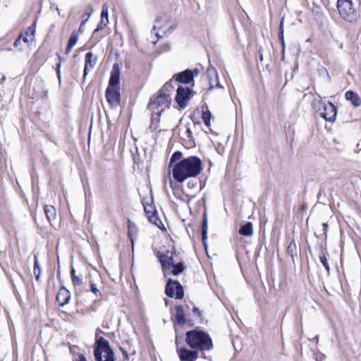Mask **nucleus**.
I'll return each mask as SVG.
<instances>
[{
    "label": "nucleus",
    "mask_w": 361,
    "mask_h": 361,
    "mask_svg": "<svg viewBox=\"0 0 361 361\" xmlns=\"http://www.w3.org/2000/svg\"><path fill=\"white\" fill-rule=\"evenodd\" d=\"M161 18V17L157 18V19L155 20L156 25H154L153 30H156L157 29H159V30L161 29V26L159 25Z\"/></svg>",
    "instance_id": "79ce46f5"
},
{
    "label": "nucleus",
    "mask_w": 361,
    "mask_h": 361,
    "mask_svg": "<svg viewBox=\"0 0 361 361\" xmlns=\"http://www.w3.org/2000/svg\"><path fill=\"white\" fill-rule=\"evenodd\" d=\"M212 251H213V250H207V249L204 250V252L207 254L208 257H211L210 255L212 254Z\"/></svg>",
    "instance_id": "49530a36"
},
{
    "label": "nucleus",
    "mask_w": 361,
    "mask_h": 361,
    "mask_svg": "<svg viewBox=\"0 0 361 361\" xmlns=\"http://www.w3.org/2000/svg\"><path fill=\"white\" fill-rule=\"evenodd\" d=\"M72 47H69V45L67 44V47L66 48V51H65V53L66 54H68L71 51V50L72 49Z\"/></svg>",
    "instance_id": "de8ad7c7"
},
{
    "label": "nucleus",
    "mask_w": 361,
    "mask_h": 361,
    "mask_svg": "<svg viewBox=\"0 0 361 361\" xmlns=\"http://www.w3.org/2000/svg\"><path fill=\"white\" fill-rule=\"evenodd\" d=\"M283 26H284V18H283L281 20L280 25H279V38L281 41V44L283 47H284V46H285Z\"/></svg>",
    "instance_id": "c756f323"
},
{
    "label": "nucleus",
    "mask_w": 361,
    "mask_h": 361,
    "mask_svg": "<svg viewBox=\"0 0 361 361\" xmlns=\"http://www.w3.org/2000/svg\"><path fill=\"white\" fill-rule=\"evenodd\" d=\"M165 293L167 296L170 298L175 297L176 299H182L184 295L181 284L178 281L172 279L168 281L165 288Z\"/></svg>",
    "instance_id": "1a4fd4ad"
},
{
    "label": "nucleus",
    "mask_w": 361,
    "mask_h": 361,
    "mask_svg": "<svg viewBox=\"0 0 361 361\" xmlns=\"http://www.w3.org/2000/svg\"><path fill=\"white\" fill-rule=\"evenodd\" d=\"M143 207L149 221L159 227L161 221L158 217L157 212L156 211L154 206L152 204H145L143 203Z\"/></svg>",
    "instance_id": "f8f14e48"
},
{
    "label": "nucleus",
    "mask_w": 361,
    "mask_h": 361,
    "mask_svg": "<svg viewBox=\"0 0 361 361\" xmlns=\"http://www.w3.org/2000/svg\"><path fill=\"white\" fill-rule=\"evenodd\" d=\"M44 213L47 216V220L49 222H51V221L54 220L56 216V209L51 206V205H45L44 208Z\"/></svg>",
    "instance_id": "5701e85b"
},
{
    "label": "nucleus",
    "mask_w": 361,
    "mask_h": 361,
    "mask_svg": "<svg viewBox=\"0 0 361 361\" xmlns=\"http://www.w3.org/2000/svg\"><path fill=\"white\" fill-rule=\"evenodd\" d=\"M94 355L96 361L115 360L114 353L109 346V341L102 336L97 338Z\"/></svg>",
    "instance_id": "20e7f679"
},
{
    "label": "nucleus",
    "mask_w": 361,
    "mask_h": 361,
    "mask_svg": "<svg viewBox=\"0 0 361 361\" xmlns=\"http://www.w3.org/2000/svg\"><path fill=\"white\" fill-rule=\"evenodd\" d=\"M211 117L212 115L209 111L207 110L205 111H202V118L207 126H209L210 125Z\"/></svg>",
    "instance_id": "473e14b6"
},
{
    "label": "nucleus",
    "mask_w": 361,
    "mask_h": 361,
    "mask_svg": "<svg viewBox=\"0 0 361 361\" xmlns=\"http://www.w3.org/2000/svg\"><path fill=\"white\" fill-rule=\"evenodd\" d=\"M322 228H323L324 233H326L327 228H328L327 224L326 223L322 224Z\"/></svg>",
    "instance_id": "09e8293b"
},
{
    "label": "nucleus",
    "mask_w": 361,
    "mask_h": 361,
    "mask_svg": "<svg viewBox=\"0 0 361 361\" xmlns=\"http://www.w3.org/2000/svg\"><path fill=\"white\" fill-rule=\"evenodd\" d=\"M88 10H89L88 16L84 20H82V22L80 24V26H82V27L83 25H85L86 22L89 20L90 17L91 16V15L93 13V8L91 6H88Z\"/></svg>",
    "instance_id": "4c0bfd02"
},
{
    "label": "nucleus",
    "mask_w": 361,
    "mask_h": 361,
    "mask_svg": "<svg viewBox=\"0 0 361 361\" xmlns=\"http://www.w3.org/2000/svg\"><path fill=\"white\" fill-rule=\"evenodd\" d=\"M192 312H194V314H197L198 317L201 316L200 310L197 307H193Z\"/></svg>",
    "instance_id": "37998d69"
},
{
    "label": "nucleus",
    "mask_w": 361,
    "mask_h": 361,
    "mask_svg": "<svg viewBox=\"0 0 361 361\" xmlns=\"http://www.w3.org/2000/svg\"><path fill=\"white\" fill-rule=\"evenodd\" d=\"M58 56V58H59V62L56 64V74H57V78L59 80V82L61 81V63L62 61H65V59H61L60 54H57Z\"/></svg>",
    "instance_id": "f704fd0d"
},
{
    "label": "nucleus",
    "mask_w": 361,
    "mask_h": 361,
    "mask_svg": "<svg viewBox=\"0 0 361 361\" xmlns=\"http://www.w3.org/2000/svg\"><path fill=\"white\" fill-rule=\"evenodd\" d=\"M183 157V154L182 152H179V151H176L175 152L171 159H170V161H169V165L171 166L173 163H176L177 161H180Z\"/></svg>",
    "instance_id": "2f4dec72"
},
{
    "label": "nucleus",
    "mask_w": 361,
    "mask_h": 361,
    "mask_svg": "<svg viewBox=\"0 0 361 361\" xmlns=\"http://www.w3.org/2000/svg\"><path fill=\"white\" fill-rule=\"evenodd\" d=\"M128 235L131 243L132 248H134L135 243L138 237V228L137 226L130 219L127 221Z\"/></svg>",
    "instance_id": "f3484780"
},
{
    "label": "nucleus",
    "mask_w": 361,
    "mask_h": 361,
    "mask_svg": "<svg viewBox=\"0 0 361 361\" xmlns=\"http://www.w3.org/2000/svg\"><path fill=\"white\" fill-rule=\"evenodd\" d=\"M88 12H89V10H88V7L86 8V15H87V17L88 16Z\"/></svg>",
    "instance_id": "864d4df0"
},
{
    "label": "nucleus",
    "mask_w": 361,
    "mask_h": 361,
    "mask_svg": "<svg viewBox=\"0 0 361 361\" xmlns=\"http://www.w3.org/2000/svg\"><path fill=\"white\" fill-rule=\"evenodd\" d=\"M171 99L170 95L164 94L160 92H157V95L150 99V102L148 104V109L151 112L162 113L166 108L169 107Z\"/></svg>",
    "instance_id": "423d86ee"
},
{
    "label": "nucleus",
    "mask_w": 361,
    "mask_h": 361,
    "mask_svg": "<svg viewBox=\"0 0 361 361\" xmlns=\"http://www.w3.org/2000/svg\"><path fill=\"white\" fill-rule=\"evenodd\" d=\"M194 94V92L189 87L179 86L176 91L175 100L180 108L184 109L188 106L189 99Z\"/></svg>",
    "instance_id": "0eeeda50"
},
{
    "label": "nucleus",
    "mask_w": 361,
    "mask_h": 361,
    "mask_svg": "<svg viewBox=\"0 0 361 361\" xmlns=\"http://www.w3.org/2000/svg\"><path fill=\"white\" fill-rule=\"evenodd\" d=\"M185 342L191 348L200 351L209 350L213 348L211 337L202 331L192 330L188 331Z\"/></svg>",
    "instance_id": "f03ea898"
},
{
    "label": "nucleus",
    "mask_w": 361,
    "mask_h": 361,
    "mask_svg": "<svg viewBox=\"0 0 361 361\" xmlns=\"http://www.w3.org/2000/svg\"><path fill=\"white\" fill-rule=\"evenodd\" d=\"M319 260L324 267L327 273H329V266L328 264V260H331L329 254L326 251H322V253L319 255Z\"/></svg>",
    "instance_id": "a878e982"
},
{
    "label": "nucleus",
    "mask_w": 361,
    "mask_h": 361,
    "mask_svg": "<svg viewBox=\"0 0 361 361\" xmlns=\"http://www.w3.org/2000/svg\"><path fill=\"white\" fill-rule=\"evenodd\" d=\"M201 159L196 156H190L174 164L172 169L173 177L178 183L197 176L202 171Z\"/></svg>",
    "instance_id": "f257e3e1"
},
{
    "label": "nucleus",
    "mask_w": 361,
    "mask_h": 361,
    "mask_svg": "<svg viewBox=\"0 0 361 361\" xmlns=\"http://www.w3.org/2000/svg\"><path fill=\"white\" fill-rule=\"evenodd\" d=\"M174 253L175 252L173 251L169 250H167L165 252L158 251L157 252V257L159 258L163 272L165 275L167 274V271L171 269L173 263H174Z\"/></svg>",
    "instance_id": "6e6552de"
},
{
    "label": "nucleus",
    "mask_w": 361,
    "mask_h": 361,
    "mask_svg": "<svg viewBox=\"0 0 361 361\" xmlns=\"http://www.w3.org/2000/svg\"><path fill=\"white\" fill-rule=\"evenodd\" d=\"M108 23H106V20L104 22V19H101L99 23L97 25V27L94 30V33L99 31V30L103 29L104 27Z\"/></svg>",
    "instance_id": "ea45409f"
},
{
    "label": "nucleus",
    "mask_w": 361,
    "mask_h": 361,
    "mask_svg": "<svg viewBox=\"0 0 361 361\" xmlns=\"http://www.w3.org/2000/svg\"><path fill=\"white\" fill-rule=\"evenodd\" d=\"M173 80L166 82L159 92L164 93V94L170 95V92L174 89Z\"/></svg>",
    "instance_id": "cd10ccee"
},
{
    "label": "nucleus",
    "mask_w": 361,
    "mask_h": 361,
    "mask_svg": "<svg viewBox=\"0 0 361 361\" xmlns=\"http://www.w3.org/2000/svg\"><path fill=\"white\" fill-rule=\"evenodd\" d=\"M208 230V215L207 209L204 207V213L202 216V240L204 245V248H207V235Z\"/></svg>",
    "instance_id": "6ab92c4d"
},
{
    "label": "nucleus",
    "mask_w": 361,
    "mask_h": 361,
    "mask_svg": "<svg viewBox=\"0 0 361 361\" xmlns=\"http://www.w3.org/2000/svg\"><path fill=\"white\" fill-rule=\"evenodd\" d=\"M91 291L94 293V294H97L98 293V289L97 288L96 286L93 283L91 284Z\"/></svg>",
    "instance_id": "c03bdc74"
},
{
    "label": "nucleus",
    "mask_w": 361,
    "mask_h": 361,
    "mask_svg": "<svg viewBox=\"0 0 361 361\" xmlns=\"http://www.w3.org/2000/svg\"><path fill=\"white\" fill-rule=\"evenodd\" d=\"M207 75L209 80V90L213 89L214 87L223 88V87L219 85L218 73L215 68L209 66L207 70Z\"/></svg>",
    "instance_id": "4468645a"
},
{
    "label": "nucleus",
    "mask_w": 361,
    "mask_h": 361,
    "mask_svg": "<svg viewBox=\"0 0 361 361\" xmlns=\"http://www.w3.org/2000/svg\"><path fill=\"white\" fill-rule=\"evenodd\" d=\"M288 254H290V255H293V250H290V252H288Z\"/></svg>",
    "instance_id": "5fc2aeb1"
},
{
    "label": "nucleus",
    "mask_w": 361,
    "mask_h": 361,
    "mask_svg": "<svg viewBox=\"0 0 361 361\" xmlns=\"http://www.w3.org/2000/svg\"><path fill=\"white\" fill-rule=\"evenodd\" d=\"M71 276H72V279H74V276H76L75 275V271L74 269H71Z\"/></svg>",
    "instance_id": "3c124183"
},
{
    "label": "nucleus",
    "mask_w": 361,
    "mask_h": 361,
    "mask_svg": "<svg viewBox=\"0 0 361 361\" xmlns=\"http://www.w3.org/2000/svg\"><path fill=\"white\" fill-rule=\"evenodd\" d=\"M177 352L180 361H195L198 357L196 350H191L185 348H177Z\"/></svg>",
    "instance_id": "ddd939ff"
},
{
    "label": "nucleus",
    "mask_w": 361,
    "mask_h": 361,
    "mask_svg": "<svg viewBox=\"0 0 361 361\" xmlns=\"http://www.w3.org/2000/svg\"><path fill=\"white\" fill-rule=\"evenodd\" d=\"M345 97L348 101H350L354 106L359 107L361 106V98L357 92L348 90L345 92Z\"/></svg>",
    "instance_id": "aec40b11"
},
{
    "label": "nucleus",
    "mask_w": 361,
    "mask_h": 361,
    "mask_svg": "<svg viewBox=\"0 0 361 361\" xmlns=\"http://www.w3.org/2000/svg\"><path fill=\"white\" fill-rule=\"evenodd\" d=\"M105 97L111 107L115 108L118 106L121 102L120 88L107 87L105 92Z\"/></svg>",
    "instance_id": "9d476101"
},
{
    "label": "nucleus",
    "mask_w": 361,
    "mask_h": 361,
    "mask_svg": "<svg viewBox=\"0 0 361 361\" xmlns=\"http://www.w3.org/2000/svg\"><path fill=\"white\" fill-rule=\"evenodd\" d=\"M156 36L158 37V38H161V36L158 33V32H156L155 33Z\"/></svg>",
    "instance_id": "603ef678"
},
{
    "label": "nucleus",
    "mask_w": 361,
    "mask_h": 361,
    "mask_svg": "<svg viewBox=\"0 0 361 361\" xmlns=\"http://www.w3.org/2000/svg\"><path fill=\"white\" fill-rule=\"evenodd\" d=\"M71 299V293L66 288L62 287L59 289L56 295V300L60 306H63L68 303Z\"/></svg>",
    "instance_id": "a211bd4d"
},
{
    "label": "nucleus",
    "mask_w": 361,
    "mask_h": 361,
    "mask_svg": "<svg viewBox=\"0 0 361 361\" xmlns=\"http://www.w3.org/2000/svg\"><path fill=\"white\" fill-rule=\"evenodd\" d=\"M35 23L29 27L27 30L25 32V35H23L22 37V40L24 44H25L27 47L30 45V42L34 40L35 38Z\"/></svg>",
    "instance_id": "412c9836"
},
{
    "label": "nucleus",
    "mask_w": 361,
    "mask_h": 361,
    "mask_svg": "<svg viewBox=\"0 0 361 361\" xmlns=\"http://www.w3.org/2000/svg\"><path fill=\"white\" fill-rule=\"evenodd\" d=\"M312 106L316 114L326 121L333 122L336 120L337 114L336 106L330 102L327 103L322 102L320 95L319 99H313Z\"/></svg>",
    "instance_id": "7ed1b4c3"
},
{
    "label": "nucleus",
    "mask_w": 361,
    "mask_h": 361,
    "mask_svg": "<svg viewBox=\"0 0 361 361\" xmlns=\"http://www.w3.org/2000/svg\"><path fill=\"white\" fill-rule=\"evenodd\" d=\"M108 11H109L108 4L106 3L103 4L102 10V13H101V19H104V18H105L106 23H109Z\"/></svg>",
    "instance_id": "c9c22d12"
},
{
    "label": "nucleus",
    "mask_w": 361,
    "mask_h": 361,
    "mask_svg": "<svg viewBox=\"0 0 361 361\" xmlns=\"http://www.w3.org/2000/svg\"><path fill=\"white\" fill-rule=\"evenodd\" d=\"M199 70L197 68L186 69L182 72L176 74L173 76L176 82L188 84L192 82L195 76L198 75Z\"/></svg>",
    "instance_id": "9b49d317"
},
{
    "label": "nucleus",
    "mask_w": 361,
    "mask_h": 361,
    "mask_svg": "<svg viewBox=\"0 0 361 361\" xmlns=\"http://www.w3.org/2000/svg\"><path fill=\"white\" fill-rule=\"evenodd\" d=\"M161 114L159 111L157 112H152V116H151V124H150V128L152 130H157L159 124V116Z\"/></svg>",
    "instance_id": "b1692460"
},
{
    "label": "nucleus",
    "mask_w": 361,
    "mask_h": 361,
    "mask_svg": "<svg viewBox=\"0 0 361 361\" xmlns=\"http://www.w3.org/2000/svg\"><path fill=\"white\" fill-rule=\"evenodd\" d=\"M97 57L93 56L92 52L89 51L85 54V67L83 71V78H85L88 74V71L92 69L96 65Z\"/></svg>",
    "instance_id": "dca6fc26"
},
{
    "label": "nucleus",
    "mask_w": 361,
    "mask_h": 361,
    "mask_svg": "<svg viewBox=\"0 0 361 361\" xmlns=\"http://www.w3.org/2000/svg\"><path fill=\"white\" fill-rule=\"evenodd\" d=\"M172 270L171 274L174 276H176L184 270V266L181 262L176 263V264L173 263V265L171 266Z\"/></svg>",
    "instance_id": "c85d7f7f"
},
{
    "label": "nucleus",
    "mask_w": 361,
    "mask_h": 361,
    "mask_svg": "<svg viewBox=\"0 0 361 361\" xmlns=\"http://www.w3.org/2000/svg\"><path fill=\"white\" fill-rule=\"evenodd\" d=\"M120 70L118 64H114L112 70L111 71V75L109 80L108 87H112L114 88H120Z\"/></svg>",
    "instance_id": "2eb2a0df"
},
{
    "label": "nucleus",
    "mask_w": 361,
    "mask_h": 361,
    "mask_svg": "<svg viewBox=\"0 0 361 361\" xmlns=\"http://www.w3.org/2000/svg\"><path fill=\"white\" fill-rule=\"evenodd\" d=\"M79 32H82V26H80V28H79Z\"/></svg>",
    "instance_id": "6e6d98bb"
},
{
    "label": "nucleus",
    "mask_w": 361,
    "mask_h": 361,
    "mask_svg": "<svg viewBox=\"0 0 361 361\" xmlns=\"http://www.w3.org/2000/svg\"><path fill=\"white\" fill-rule=\"evenodd\" d=\"M337 8L344 20L351 23L357 20V13L351 0H337Z\"/></svg>",
    "instance_id": "39448f33"
},
{
    "label": "nucleus",
    "mask_w": 361,
    "mask_h": 361,
    "mask_svg": "<svg viewBox=\"0 0 361 361\" xmlns=\"http://www.w3.org/2000/svg\"><path fill=\"white\" fill-rule=\"evenodd\" d=\"M78 37H79V35H78V32H76L75 30L71 32V37L68 39V45H69V47H73L76 44V43L78 40Z\"/></svg>",
    "instance_id": "7c9ffc66"
},
{
    "label": "nucleus",
    "mask_w": 361,
    "mask_h": 361,
    "mask_svg": "<svg viewBox=\"0 0 361 361\" xmlns=\"http://www.w3.org/2000/svg\"><path fill=\"white\" fill-rule=\"evenodd\" d=\"M184 135L189 138V139H192V131L190 130V128H187L185 133H184Z\"/></svg>",
    "instance_id": "a19ab883"
},
{
    "label": "nucleus",
    "mask_w": 361,
    "mask_h": 361,
    "mask_svg": "<svg viewBox=\"0 0 361 361\" xmlns=\"http://www.w3.org/2000/svg\"><path fill=\"white\" fill-rule=\"evenodd\" d=\"M58 56V58H59V62L56 64V74H57V78L59 80V82L61 81V63L62 61H65V59H61L60 54H57Z\"/></svg>",
    "instance_id": "72a5a7b5"
},
{
    "label": "nucleus",
    "mask_w": 361,
    "mask_h": 361,
    "mask_svg": "<svg viewBox=\"0 0 361 361\" xmlns=\"http://www.w3.org/2000/svg\"><path fill=\"white\" fill-rule=\"evenodd\" d=\"M74 286H81L82 283V279L81 277L76 276L72 279Z\"/></svg>",
    "instance_id": "58836bf2"
},
{
    "label": "nucleus",
    "mask_w": 361,
    "mask_h": 361,
    "mask_svg": "<svg viewBox=\"0 0 361 361\" xmlns=\"http://www.w3.org/2000/svg\"><path fill=\"white\" fill-rule=\"evenodd\" d=\"M75 361H86V358L82 355H79L78 358Z\"/></svg>",
    "instance_id": "a18cd8bd"
},
{
    "label": "nucleus",
    "mask_w": 361,
    "mask_h": 361,
    "mask_svg": "<svg viewBox=\"0 0 361 361\" xmlns=\"http://www.w3.org/2000/svg\"><path fill=\"white\" fill-rule=\"evenodd\" d=\"M34 269H33V274L35 275V277L37 281H39L41 274H42V268L39 266L37 255H34Z\"/></svg>",
    "instance_id": "bb28decb"
},
{
    "label": "nucleus",
    "mask_w": 361,
    "mask_h": 361,
    "mask_svg": "<svg viewBox=\"0 0 361 361\" xmlns=\"http://www.w3.org/2000/svg\"><path fill=\"white\" fill-rule=\"evenodd\" d=\"M23 36V34H20L18 37L16 39L14 42L13 46L16 48H18L19 50L23 49L22 47V37Z\"/></svg>",
    "instance_id": "e433bc0d"
},
{
    "label": "nucleus",
    "mask_w": 361,
    "mask_h": 361,
    "mask_svg": "<svg viewBox=\"0 0 361 361\" xmlns=\"http://www.w3.org/2000/svg\"><path fill=\"white\" fill-rule=\"evenodd\" d=\"M239 233L245 236H250L253 233L252 224L251 222H247L242 226L239 230Z\"/></svg>",
    "instance_id": "393cba45"
},
{
    "label": "nucleus",
    "mask_w": 361,
    "mask_h": 361,
    "mask_svg": "<svg viewBox=\"0 0 361 361\" xmlns=\"http://www.w3.org/2000/svg\"><path fill=\"white\" fill-rule=\"evenodd\" d=\"M259 59L260 61H263V55L260 49L259 50Z\"/></svg>",
    "instance_id": "8fccbe9b"
},
{
    "label": "nucleus",
    "mask_w": 361,
    "mask_h": 361,
    "mask_svg": "<svg viewBox=\"0 0 361 361\" xmlns=\"http://www.w3.org/2000/svg\"><path fill=\"white\" fill-rule=\"evenodd\" d=\"M175 318L178 324L183 325L185 324V314L182 305H178L176 307Z\"/></svg>",
    "instance_id": "4be33fe9"
}]
</instances>
